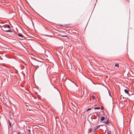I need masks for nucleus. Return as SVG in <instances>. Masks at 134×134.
<instances>
[{"label": "nucleus", "instance_id": "f257e3e1", "mask_svg": "<svg viewBox=\"0 0 134 134\" xmlns=\"http://www.w3.org/2000/svg\"><path fill=\"white\" fill-rule=\"evenodd\" d=\"M5 27H6L8 28H10V26H9V25H5V27H4V26H2V29H3H3H4V28Z\"/></svg>", "mask_w": 134, "mask_h": 134}, {"label": "nucleus", "instance_id": "f03ea898", "mask_svg": "<svg viewBox=\"0 0 134 134\" xmlns=\"http://www.w3.org/2000/svg\"><path fill=\"white\" fill-rule=\"evenodd\" d=\"M18 35L19 37L21 38L22 39H24V37L23 35H22L20 34H18Z\"/></svg>", "mask_w": 134, "mask_h": 134}, {"label": "nucleus", "instance_id": "7ed1b4c3", "mask_svg": "<svg viewBox=\"0 0 134 134\" xmlns=\"http://www.w3.org/2000/svg\"><path fill=\"white\" fill-rule=\"evenodd\" d=\"M104 122L107 125H109V123H110V122L109 121V120L108 119L106 121H104Z\"/></svg>", "mask_w": 134, "mask_h": 134}, {"label": "nucleus", "instance_id": "20e7f679", "mask_svg": "<svg viewBox=\"0 0 134 134\" xmlns=\"http://www.w3.org/2000/svg\"><path fill=\"white\" fill-rule=\"evenodd\" d=\"M100 127V126H98L96 127L95 129L94 130V132H95L98 129V128Z\"/></svg>", "mask_w": 134, "mask_h": 134}, {"label": "nucleus", "instance_id": "39448f33", "mask_svg": "<svg viewBox=\"0 0 134 134\" xmlns=\"http://www.w3.org/2000/svg\"><path fill=\"white\" fill-rule=\"evenodd\" d=\"M124 91L126 93L128 94H129V91L128 90H126V89H125V90H124Z\"/></svg>", "mask_w": 134, "mask_h": 134}, {"label": "nucleus", "instance_id": "423d86ee", "mask_svg": "<svg viewBox=\"0 0 134 134\" xmlns=\"http://www.w3.org/2000/svg\"><path fill=\"white\" fill-rule=\"evenodd\" d=\"M3 30L5 31H6L7 32H11L12 31L11 30H5L4 29H3Z\"/></svg>", "mask_w": 134, "mask_h": 134}, {"label": "nucleus", "instance_id": "0eeeda50", "mask_svg": "<svg viewBox=\"0 0 134 134\" xmlns=\"http://www.w3.org/2000/svg\"><path fill=\"white\" fill-rule=\"evenodd\" d=\"M105 119V118L104 117L102 116L101 119V120L102 121H103Z\"/></svg>", "mask_w": 134, "mask_h": 134}, {"label": "nucleus", "instance_id": "6e6552de", "mask_svg": "<svg viewBox=\"0 0 134 134\" xmlns=\"http://www.w3.org/2000/svg\"><path fill=\"white\" fill-rule=\"evenodd\" d=\"M100 108L99 107H95L94 108V109H100Z\"/></svg>", "mask_w": 134, "mask_h": 134}, {"label": "nucleus", "instance_id": "1a4fd4ad", "mask_svg": "<svg viewBox=\"0 0 134 134\" xmlns=\"http://www.w3.org/2000/svg\"><path fill=\"white\" fill-rule=\"evenodd\" d=\"M96 115L99 118L100 114L98 113H96Z\"/></svg>", "mask_w": 134, "mask_h": 134}, {"label": "nucleus", "instance_id": "9d476101", "mask_svg": "<svg viewBox=\"0 0 134 134\" xmlns=\"http://www.w3.org/2000/svg\"><path fill=\"white\" fill-rule=\"evenodd\" d=\"M118 66H119V65L118 64H115V66H116V67H118Z\"/></svg>", "mask_w": 134, "mask_h": 134}, {"label": "nucleus", "instance_id": "9b49d317", "mask_svg": "<svg viewBox=\"0 0 134 134\" xmlns=\"http://www.w3.org/2000/svg\"><path fill=\"white\" fill-rule=\"evenodd\" d=\"M107 134H111V132L110 131H109L108 132Z\"/></svg>", "mask_w": 134, "mask_h": 134}, {"label": "nucleus", "instance_id": "f8f14e48", "mask_svg": "<svg viewBox=\"0 0 134 134\" xmlns=\"http://www.w3.org/2000/svg\"><path fill=\"white\" fill-rule=\"evenodd\" d=\"M95 98V97L94 96H93L92 99H93V100H94Z\"/></svg>", "mask_w": 134, "mask_h": 134}, {"label": "nucleus", "instance_id": "ddd939ff", "mask_svg": "<svg viewBox=\"0 0 134 134\" xmlns=\"http://www.w3.org/2000/svg\"><path fill=\"white\" fill-rule=\"evenodd\" d=\"M62 37H68V36L67 35H63L62 36Z\"/></svg>", "mask_w": 134, "mask_h": 134}, {"label": "nucleus", "instance_id": "4468645a", "mask_svg": "<svg viewBox=\"0 0 134 134\" xmlns=\"http://www.w3.org/2000/svg\"><path fill=\"white\" fill-rule=\"evenodd\" d=\"M9 125L11 127V126H12V124H11V123L10 122V121H9Z\"/></svg>", "mask_w": 134, "mask_h": 134}, {"label": "nucleus", "instance_id": "2eb2a0df", "mask_svg": "<svg viewBox=\"0 0 134 134\" xmlns=\"http://www.w3.org/2000/svg\"><path fill=\"white\" fill-rule=\"evenodd\" d=\"M91 109V108H89L87 109V111H88Z\"/></svg>", "mask_w": 134, "mask_h": 134}, {"label": "nucleus", "instance_id": "dca6fc26", "mask_svg": "<svg viewBox=\"0 0 134 134\" xmlns=\"http://www.w3.org/2000/svg\"><path fill=\"white\" fill-rule=\"evenodd\" d=\"M101 109H103V107H102L101 108Z\"/></svg>", "mask_w": 134, "mask_h": 134}, {"label": "nucleus", "instance_id": "f3484780", "mask_svg": "<svg viewBox=\"0 0 134 134\" xmlns=\"http://www.w3.org/2000/svg\"><path fill=\"white\" fill-rule=\"evenodd\" d=\"M17 134H20L19 133H17Z\"/></svg>", "mask_w": 134, "mask_h": 134}, {"label": "nucleus", "instance_id": "a211bd4d", "mask_svg": "<svg viewBox=\"0 0 134 134\" xmlns=\"http://www.w3.org/2000/svg\"><path fill=\"white\" fill-rule=\"evenodd\" d=\"M29 132H30V130H29Z\"/></svg>", "mask_w": 134, "mask_h": 134}, {"label": "nucleus", "instance_id": "6ab92c4d", "mask_svg": "<svg viewBox=\"0 0 134 134\" xmlns=\"http://www.w3.org/2000/svg\"><path fill=\"white\" fill-rule=\"evenodd\" d=\"M109 95L110 96V94L109 93Z\"/></svg>", "mask_w": 134, "mask_h": 134}]
</instances>
